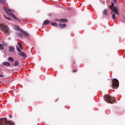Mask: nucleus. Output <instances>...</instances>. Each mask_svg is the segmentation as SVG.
Returning a JSON list of instances; mask_svg holds the SVG:
<instances>
[{"label":"nucleus","instance_id":"32","mask_svg":"<svg viewBox=\"0 0 125 125\" xmlns=\"http://www.w3.org/2000/svg\"><path fill=\"white\" fill-rule=\"evenodd\" d=\"M0 83H1V81H0Z\"/></svg>","mask_w":125,"mask_h":125},{"label":"nucleus","instance_id":"15","mask_svg":"<svg viewBox=\"0 0 125 125\" xmlns=\"http://www.w3.org/2000/svg\"><path fill=\"white\" fill-rule=\"evenodd\" d=\"M43 23H44V25H48V24H49L50 21L48 20H46L44 21Z\"/></svg>","mask_w":125,"mask_h":125},{"label":"nucleus","instance_id":"28","mask_svg":"<svg viewBox=\"0 0 125 125\" xmlns=\"http://www.w3.org/2000/svg\"><path fill=\"white\" fill-rule=\"evenodd\" d=\"M48 16H50V17H51V16H52V15H51V14H49Z\"/></svg>","mask_w":125,"mask_h":125},{"label":"nucleus","instance_id":"7","mask_svg":"<svg viewBox=\"0 0 125 125\" xmlns=\"http://www.w3.org/2000/svg\"><path fill=\"white\" fill-rule=\"evenodd\" d=\"M21 33H23V35H25V36L26 37H30V34H29V33H28L27 32L24 31V30L22 29L21 30Z\"/></svg>","mask_w":125,"mask_h":125},{"label":"nucleus","instance_id":"26","mask_svg":"<svg viewBox=\"0 0 125 125\" xmlns=\"http://www.w3.org/2000/svg\"><path fill=\"white\" fill-rule=\"evenodd\" d=\"M18 46H19V47H20V46H22V44H21V43L18 42Z\"/></svg>","mask_w":125,"mask_h":125},{"label":"nucleus","instance_id":"25","mask_svg":"<svg viewBox=\"0 0 125 125\" xmlns=\"http://www.w3.org/2000/svg\"><path fill=\"white\" fill-rule=\"evenodd\" d=\"M15 30H17V31H19L20 30V28H19V26H16L15 27Z\"/></svg>","mask_w":125,"mask_h":125},{"label":"nucleus","instance_id":"5","mask_svg":"<svg viewBox=\"0 0 125 125\" xmlns=\"http://www.w3.org/2000/svg\"><path fill=\"white\" fill-rule=\"evenodd\" d=\"M120 83H119V80L116 78L113 79L112 80V88L113 89H117Z\"/></svg>","mask_w":125,"mask_h":125},{"label":"nucleus","instance_id":"11","mask_svg":"<svg viewBox=\"0 0 125 125\" xmlns=\"http://www.w3.org/2000/svg\"><path fill=\"white\" fill-rule=\"evenodd\" d=\"M59 26L61 29H63V28H66V23H63V24H59Z\"/></svg>","mask_w":125,"mask_h":125},{"label":"nucleus","instance_id":"9","mask_svg":"<svg viewBox=\"0 0 125 125\" xmlns=\"http://www.w3.org/2000/svg\"><path fill=\"white\" fill-rule=\"evenodd\" d=\"M13 66V67H18V66H19V61H15Z\"/></svg>","mask_w":125,"mask_h":125},{"label":"nucleus","instance_id":"33","mask_svg":"<svg viewBox=\"0 0 125 125\" xmlns=\"http://www.w3.org/2000/svg\"><path fill=\"white\" fill-rule=\"evenodd\" d=\"M58 21V20H56V21Z\"/></svg>","mask_w":125,"mask_h":125},{"label":"nucleus","instance_id":"8","mask_svg":"<svg viewBox=\"0 0 125 125\" xmlns=\"http://www.w3.org/2000/svg\"><path fill=\"white\" fill-rule=\"evenodd\" d=\"M9 51L10 52H14L15 51V48L13 46H10L9 47Z\"/></svg>","mask_w":125,"mask_h":125},{"label":"nucleus","instance_id":"14","mask_svg":"<svg viewBox=\"0 0 125 125\" xmlns=\"http://www.w3.org/2000/svg\"><path fill=\"white\" fill-rule=\"evenodd\" d=\"M8 61H10L11 62H14V59L12 57H9L8 58Z\"/></svg>","mask_w":125,"mask_h":125},{"label":"nucleus","instance_id":"24","mask_svg":"<svg viewBox=\"0 0 125 125\" xmlns=\"http://www.w3.org/2000/svg\"><path fill=\"white\" fill-rule=\"evenodd\" d=\"M3 32H4L5 34V33H6L7 34H8L9 33V31H8V30H7V28H6V30H4Z\"/></svg>","mask_w":125,"mask_h":125},{"label":"nucleus","instance_id":"30","mask_svg":"<svg viewBox=\"0 0 125 125\" xmlns=\"http://www.w3.org/2000/svg\"><path fill=\"white\" fill-rule=\"evenodd\" d=\"M9 118H10V119H11V118H12V116L11 115H9Z\"/></svg>","mask_w":125,"mask_h":125},{"label":"nucleus","instance_id":"16","mask_svg":"<svg viewBox=\"0 0 125 125\" xmlns=\"http://www.w3.org/2000/svg\"><path fill=\"white\" fill-rule=\"evenodd\" d=\"M61 22H68V20L66 19H62L60 20Z\"/></svg>","mask_w":125,"mask_h":125},{"label":"nucleus","instance_id":"35","mask_svg":"<svg viewBox=\"0 0 125 125\" xmlns=\"http://www.w3.org/2000/svg\"><path fill=\"white\" fill-rule=\"evenodd\" d=\"M124 19H125V18H124Z\"/></svg>","mask_w":125,"mask_h":125},{"label":"nucleus","instance_id":"23","mask_svg":"<svg viewBox=\"0 0 125 125\" xmlns=\"http://www.w3.org/2000/svg\"><path fill=\"white\" fill-rule=\"evenodd\" d=\"M117 2H118V0H112V2H111V5L112 3L114 4V3H117Z\"/></svg>","mask_w":125,"mask_h":125},{"label":"nucleus","instance_id":"4","mask_svg":"<svg viewBox=\"0 0 125 125\" xmlns=\"http://www.w3.org/2000/svg\"><path fill=\"white\" fill-rule=\"evenodd\" d=\"M104 100H105L106 102L107 103H110L111 104H113L114 102H116V100L114 98V97H112L110 96L109 95H105L104 97Z\"/></svg>","mask_w":125,"mask_h":125},{"label":"nucleus","instance_id":"1","mask_svg":"<svg viewBox=\"0 0 125 125\" xmlns=\"http://www.w3.org/2000/svg\"><path fill=\"white\" fill-rule=\"evenodd\" d=\"M109 8L112 10L111 14L112 15V19L115 20L116 19V14L120 15V14H119V8L117 6L115 7L114 4L112 3V5L109 6Z\"/></svg>","mask_w":125,"mask_h":125},{"label":"nucleus","instance_id":"10","mask_svg":"<svg viewBox=\"0 0 125 125\" xmlns=\"http://www.w3.org/2000/svg\"><path fill=\"white\" fill-rule=\"evenodd\" d=\"M19 55H20L21 56H22V57H24V58L27 57V55L26 54V53L24 52L20 53Z\"/></svg>","mask_w":125,"mask_h":125},{"label":"nucleus","instance_id":"2","mask_svg":"<svg viewBox=\"0 0 125 125\" xmlns=\"http://www.w3.org/2000/svg\"><path fill=\"white\" fill-rule=\"evenodd\" d=\"M3 9L5 11L7 14H8L9 16H11L15 20H16L17 21H19V22H21V20L20 19L17 18L13 13L11 12H14V11H12L11 9H6L5 6H3Z\"/></svg>","mask_w":125,"mask_h":125},{"label":"nucleus","instance_id":"6","mask_svg":"<svg viewBox=\"0 0 125 125\" xmlns=\"http://www.w3.org/2000/svg\"><path fill=\"white\" fill-rule=\"evenodd\" d=\"M0 27L2 30V31H4V30H6V28L7 27H6V26H5V25H4V24H0Z\"/></svg>","mask_w":125,"mask_h":125},{"label":"nucleus","instance_id":"31","mask_svg":"<svg viewBox=\"0 0 125 125\" xmlns=\"http://www.w3.org/2000/svg\"><path fill=\"white\" fill-rule=\"evenodd\" d=\"M3 77V75H0V78H2Z\"/></svg>","mask_w":125,"mask_h":125},{"label":"nucleus","instance_id":"21","mask_svg":"<svg viewBox=\"0 0 125 125\" xmlns=\"http://www.w3.org/2000/svg\"><path fill=\"white\" fill-rule=\"evenodd\" d=\"M4 49V46L3 44H0V50H3V49Z\"/></svg>","mask_w":125,"mask_h":125},{"label":"nucleus","instance_id":"17","mask_svg":"<svg viewBox=\"0 0 125 125\" xmlns=\"http://www.w3.org/2000/svg\"><path fill=\"white\" fill-rule=\"evenodd\" d=\"M3 16L4 17V18H5V19L9 20V21H11V18H10V17H6V16H5V15H3Z\"/></svg>","mask_w":125,"mask_h":125},{"label":"nucleus","instance_id":"3","mask_svg":"<svg viewBox=\"0 0 125 125\" xmlns=\"http://www.w3.org/2000/svg\"><path fill=\"white\" fill-rule=\"evenodd\" d=\"M14 125V123L12 121H7L6 118L0 119V125Z\"/></svg>","mask_w":125,"mask_h":125},{"label":"nucleus","instance_id":"20","mask_svg":"<svg viewBox=\"0 0 125 125\" xmlns=\"http://www.w3.org/2000/svg\"><path fill=\"white\" fill-rule=\"evenodd\" d=\"M51 24H52L53 26H56V27H58V24L56 22H51Z\"/></svg>","mask_w":125,"mask_h":125},{"label":"nucleus","instance_id":"29","mask_svg":"<svg viewBox=\"0 0 125 125\" xmlns=\"http://www.w3.org/2000/svg\"><path fill=\"white\" fill-rule=\"evenodd\" d=\"M20 48H21V49H23V47H22V46H20Z\"/></svg>","mask_w":125,"mask_h":125},{"label":"nucleus","instance_id":"27","mask_svg":"<svg viewBox=\"0 0 125 125\" xmlns=\"http://www.w3.org/2000/svg\"><path fill=\"white\" fill-rule=\"evenodd\" d=\"M77 71L78 70L77 69H74V70H73L72 72H73V73H76L77 72Z\"/></svg>","mask_w":125,"mask_h":125},{"label":"nucleus","instance_id":"34","mask_svg":"<svg viewBox=\"0 0 125 125\" xmlns=\"http://www.w3.org/2000/svg\"><path fill=\"white\" fill-rule=\"evenodd\" d=\"M75 63H76V62H74V64H75Z\"/></svg>","mask_w":125,"mask_h":125},{"label":"nucleus","instance_id":"13","mask_svg":"<svg viewBox=\"0 0 125 125\" xmlns=\"http://www.w3.org/2000/svg\"><path fill=\"white\" fill-rule=\"evenodd\" d=\"M16 35H17V36H18V37H19L21 39H23V36H22V34H21V33H17Z\"/></svg>","mask_w":125,"mask_h":125},{"label":"nucleus","instance_id":"12","mask_svg":"<svg viewBox=\"0 0 125 125\" xmlns=\"http://www.w3.org/2000/svg\"><path fill=\"white\" fill-rule=\"evenodd\" d=\"M3 66H10V63L8 62H3Z\"/></svg>","mask_w":125,"mask_h":125},{"label":"nucleus","instance_id":"18","mask_svg":"<svg viewBox=\"0 0 125 125\" xmlns=\"http://www.w3.org/2000/svg\"><path fill=\"white\" fill-rule=\"evenodd\" d=\"M5 2H6V0H0V3H1V4H3V3H5Z\"/></svg>","mask_w":125,"mask_h":125},{"label":"nucleus","instance_id":"19","mask_svg":"<svg viewBox=\"0 0 125 125\" xmlns=\"http://www.w3.org/2000/svg\"><path fill=\"white\" fill-rule=\"evenodd\" d=\"M107 14H108V12L107 11V9H104V15H107Z\"/></svg>","mask_w":125,"mask_h":125},{"label":"nucleus","instance_id":"22","mask_svg":"<svg viewBox=\"0 0 125 125\" xmlns=\"http://www.w3.org/2000/svg\"><path fill=\"white\" fill-rule=\"evenodd\" d=\"M16 49L17 51H19V52H21V49H20V48H19V47H18V46H16Z\"/></svg>","mask_w":125,"mask_h":125}]
</instances>
